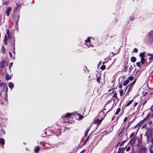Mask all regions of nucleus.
<instances>
[{
    "instance_id": "31",
    "label": "nucleus",
    "mask_w": 153,
    "mask_h": 153,
    "mask_svg": "<svg viewBox=\"0 0 153 153\" xmlns=\"http://www.w3.org/2000/svg\"><path fill=\"white\" fill-rule=\"evenodd\" d=\"M123 148L122 147H120L119 148V150H118V152H120L122 151L123 150Z\"/></svg>"
},
{
    "instance_id": "35",
    "label": "nucleus",
    "mask_w": 153,
    "mask_h": 153,
    "mask_svg": "<svg viewBox=\"0 0 153 153\" xmlns=\"http://www.w3.org/2000/svg\"><path fill=\"white\" fill-rule=\"evenodd\" d=\"M153 59V55H152V54H151V56L149 58V60H152V59Z\"/></svg>"
},
{
    "instance_id": "13",
    "label": "nucleus",
    "mask_w": 153,
    "mask_h": 153,
    "mask_svg": "<svg viewBox=\"0 0 153 153\" xmlns=\"http://www.w3.org/2000/svg\"><path fill=\"white\" fill-rule=\"evenodd\" d=\"M40 147L39 146H38L35 148L34 152L35 153H37L38 152L39 150H40Z\"/></svg>"
},
{
    "instance_id": "26",
    "label": "nucleus",
    "mask_w": 153,
    "mask_h": 153,
    "mask_svg": "<svg viewBox=\"0 0 153 153\" xmlns=\"http://www.w3.org/2000/svg\"><path fill=\"white\" fill-rule=\"evenodd\" d=\"M1 51L3 53H5V49L3 46H2V47L1 48Z\"/></svg>"
},
{
    "instance_id": "57",
    "label": "nucleus",
    "mask_w": 153,
    "mask_h": 153,
    "mask_svg": "<svg viewBox=\"0 0 153 153\" xmlns=\"http://www.w3.org/2000/svg\"><path fill=\"white\" fill-rule=\"evenodd\" d=\"M15 39H13V42H14V45H15Z\"/></svg>"
},
{
    "instance_id": "36",
    "label": "nucleus",
    "mask_w": 153,
    "mask_h": 153,
    "mask_svg": "<svg viewBox=\"0 0 153 153\" xmlns=\"http://www.w3.org/2000/svg\"><path fill=\"white\" fill-rule=\"evenodd\" d=\"M133 51L135 53H137L138 51V50L137 48H135L134 49Z\"/></svg>"
},
{
    "instance_id": "61",
    "label": "nucleus",
    "mask_w": 153,
    "mask_h": 153,
    "mask_svg": "<svg viewBox=\"0 0 153 153\" xmlns=\"http://www.w3.org/2000/svg\"><path fill=\"white\" fill-rule=\"evenodd\" d=\"M114 117L112 118V120H114Z\"/></svg>"
},
{
    "instance_id": "20",
    "label": "nucleus",
    "mask_w": 153,
    "mask_h": 153,
    "mask_svg": "<svg viewBox=\"0 0 153 153\" xmlns=\"http://www.w3.org/2000/svg\"><path fill=\"white\" fill-rule=\"evenodd\" d=\"M145 62V59L144 58H141V63L142 64H143Z\"/></svg>"
},
{
    "instance_id": "46",
    "label": "nucleus",
    "mask_w": 153,
    "mask_h": 153,
    "mask_svg": "<svg viewBox=\"0 0 153 153\" xmlns=\"http://www.w3.org/2000/svg\"><path fill=\"white\" fill-rule=\"evenodd\" d=\"M147 119V118L146 117V118H145L144 119L142 120L143 121V122H144L145 120H146V119Z\"/></svg>"
},
{
    "instance_id": "29",
    "label": "nucleus",
    "mask_w": 153,
    "mask_h": 153,
    "mask_svg": "<svg viewBox=\"0 0 153 153\" xmlns=\"http://www.w3.org/2000/svg\"><path fill=\"white\" fill-rule=\"evenodd\" d=\"M113 97H115L117 99V94L116 93V92H115L113 95Z\"/></svg>"
},
{
    "instance_id": "32",
    "label": "nucleus",
    "mask_w": 153,
    "mask_h": 153,
    "mask_svg": "<svg viewBox=\"0 0 153 153\" xmlns=\"http://www.w3.org/2000/svg\"><path fill=\"white\" fill-rule=\"evenodd\" d=\"M101 79L100 78V77H98L97 79V82L99 83H100V79Z\"/></svg>"
},
{
    "instance_id": "64",
    "label": "nucleus",
    "mask_w": 153,
    "mask_h": 153,
    "mask_svg": "<svg viewBox=\"0 0 153 153\" xmlns=\"http://www.w3.org/2000/svg\"><path fill=\"white\" fill-rule=\"evenodd\" d=\"M13 58H14V59H15V57H13Z\"/></svg>"
},
{
    "instance_id": "4",
    "label": "nucleus",
    "mask_w": 153,
    "mask_h": 153,
    "mask_svg": "<svg viewBox=\"0 0 153 153\" xmlns=\"http://www.w3.org/2000/svg\"><path fill=\"white\" fill-rule=\"evenodd\" d=\"M8 65V62H6L5 60H3L0 63V68H3L5 66H7Z\"/></svg>"
},
{
    "instance_id": "17",
    "label": "nucleus",
    "mask_w": 153,
    "mask_h": 153,
    "mask_svg": "<svg viewBox=\"0 0 153 153\" xmlns=\"http://www.w3.org/2000/svg\"><path fill=\"white\" fill-rule=\"evenodd\" d=\"M133 100H131L126 105V107H128L132 103V102L133 101Z\"/></svg>"
},
{
    "instance_id": "12",
    "label": "nucleus",
    "mask_w": 153,
    "mask_h": 153,
    "mask_svg": "<svg viewBox=\"0 0 153 153\" xmlns=\"http://www.w3.org/2000/svg\"><path fill=\"white\" fill-rule=\"evenodd\" d=\"M129 82V80H126L123 82V85L124 86H126L127 84Z\"/></svg>"
},
{
    "instance_id": "28",
    "label": "nucleus",
    "mask_w": 153,
    "mask_h": 153,
    "mask_svg": "<svg viewBox=\"0 0 153 153\" xmlns=\"http://www.w3.org/2000/svg\"><path fill=\"white\" fill-rule=\"evenodd\" d=\"M90 37H89L88 38V39L87 40H85V42H90Z\"/></svg>"
},
{
    "instance_id": "56",
    "label": "nucleus",
    "mask_w": 153,
    "mask_h": 153,
    "mask_svg": "<svg viewBox=\"0 0 153 153\" xmlns=\"http://www.w3.org/2000/svg\"><path fill=\"white\" fill-rule=\"evenodd\" d=\"M146 102V100L144 102V103H143V105Z\"/></svg>"
},
{
    "instance_id": "25",
    "label": "nucleus",
    "mask_w": 153,
    "mask_h": 153,
    "mask_svg": "<svg viewBox=\"0 0 153 153\" xmlns=\"http://www.w3.org/2000/svg\"><path fill=\"white\" fill-rule=\"evenodd\" d=\"M94 122L96 123H98V124H99L100 123V120L98 119H97V120H95V121H94Z\"/></svg>"
},
{
    "instance_id": "59",
    "label": "nucleus",
    "mask_w": 153,
    "mask_h": 153,
    "mask_svg": "<svg viewBox=\"0 0 153 153\" xmlns=\"http://www.w3.org/2000/svg\"><path fill=\"white\" fill-rule=\"evenodd\" d=\"M83 117V116H81L80 117H81V118H82Z\"/></svg>"
},
{
    "instance_id": "42",
    "label": "nucleus",
    "mask_w": 153,
    "mask_h": 153,
    "mask_svg": "<svg viewBox=\"0 0 153 153\" xmlns=\"http://www.w3.org/2000/svg\"><path fill=\"white\" fill-rule=\"evenodd\" d=\"M118 87L120 88H121L122 87V86L121 84H119L118 86Z\"/></svg>"
},
{
    "instance_id": "24",
    "label": "nucleus",
    "mask_w": 153,
    "mask_h": 153,
    "mask_svg": "<svg viewBox=\"0 0 153 153\" xmlns=\"http://www.w3.org/2000/svg\"><path fill=\"white\" fill-rule=\"evenodd\" d=\"M133 67L131 65L129 67V72H130L133 69Z\"/></svg>"
},
{
    "instance_id": "55",
    "label": "nucleus",
    "mask_w": 153,
    "mask_h": 153,
    "mask_svg": "<svg viewBox=\"0 0 153 153\" xmlns=\"http://www.w3.org/2000/svg\"><path fill=\"white\" fill-rule=\"evenodd\" d=\"M111 89H109L108 90V92H111Z\"/></svg>"
},
{
    "instance_id": "7",
    "label": "nucleus",
    "mask_w": 153,
    "mask_h": 153,
    "mask_svg": "<svg viewBox=\"0 0 153 153\" xmlns=\"http://www.w3.org/2000/svg\"><path fill=\"white\" fill-rule=\"evenodd\" d=\"M146 149L145 147L142 148L140 151V153H146Z\"/></svg>"
},
{
    "instance_id": "21",
    "label": "nucleus",
    "mask_w": 153,
    "mask_h": 153,
    "mask_svg": "<svg viewBox=\"0 0 153 153\" xmlns=\"http://www.w3.org/2000/svg\"><path fill=\"white\" fill-rule=\"evenodd\" d=\"M120 108H118L117 109V110L116 112H115V114L116 115H117L120 112Z\"/></svg>"
},
{
    "instance_id": "47",
    "label": "nucleus",
    "mask_w": 153,
    "mask_h": 153,
    "mask_svg": "<svg viewBox=\"0 0 153 153\" xmlns=\"http://www.w3.org/2000/svg\"><path fill=\"white\" fill-rule=\"evenodd\" d=\"M4 89H2V88H0V91H1L2 92L3 91V90Z\"/></svg>"
},
{
    "instance_id": "1",
    "label": "nucleus",
    "mask_w": 153,
    "mask_h": 153,
    "mask_svg": "<svg viewBox=\"0 0 153 153\" xmlns=\"http://www.w3.org/2000/svg\"><path fill=\"white\" fill-rule=\"evenodd\" d=\"M152 134L151 131L149 129H147L145 135L147 137L148 143L150 144V146L149 148L150 153H153V151H152L151 149L152 148V146L151 145V144H152L153 143V141L151 137Z\"/></svg>"
},
{
    "instance_id": "48",
    "label": "nucleus",
    "mask_w": 153,
    "mask_h": 153,
    "mask_svg": "<svg viewBox=\"0 0 153 153\" xmlns=\"http://www.w3.org/2000/svg\"><path fill=\"white\" fill-rule=\"evenodd\" d=\"M16 5H17V7H16L15 8V9H16H16H17V8L18 7H19V5L17 4V3H16Z\"/></svg>"
},
{
    "instance_id": "10",
    "label": "nucleus",
    "mask_w": 153,
    "mask_h": 153,
    "mask_svg": "<svg viewBox=\"0 0 153 153\" xmlns=\"http://www.w3.org/2000/svg\"><path fill=\"white\" fill-rule=\"evenodd\" d=\"M133 85H131V84H130L127 86L128 87V92L129 91H131Z\"/></svg>"
},
{
    "instance_id": "19",
    "label": "nucleus",
    "mask_w": 153,
    "mask_h": 153,
    "mask_svg": "<svg viewBox=\"0 0 153 153\" xmlns=\"http://www.w3.org/2000/svg\"><path fill=\"white\" fill-rule=\"evenodd\" d=\"M11 78V77L10 76L8 75V74H7L6 77V79L7 80H9V79H10Z\"/></svg>"
},
{
    "instance_id": "39",
    "label": "nucleus",
    "mask_w": 153,
    "mask_h": 153,
    "mask_svg": "<svg viewBox=\"0 0 153 153\" xmlns=\"http://www.w3.org/2000/svg\"><path fill=\"white\" fill-rule=\"evenodd\" d=\"M134 135V133H132L130 135V137H133Z\"/></svg>"
},
{
    "instance_id": "43",
    "label": "nucleus",
    "mask_w": 153,
    "mask_h": 153,
    "mask_svg": "<svg viewBox=\"0 0 153 153\" xmlns=\"http://www.w3.org/2000/svg\"><path fill=\"white\" fill-rule=\"evenodd\" d=\"M127 120V117H126L125 118L124 120V122H126Z\"/></svg>"
},
{
    "instance_id": "37",
    "label": "nucleus",
    "mask_w": 153,
    "mask_h": 153,
    "mask_svg": "<svg viewBox=\"0 0 153 153\" xmlns=\"http://www.w3.org/2000/svg\"><path fill=\"white\" fill-rule=\"evenodd\" d=\"M13 62H11L10 64L9 65V69H10L11 67L12 66Z\"/></svg>"
},
{
    "instance_id": "54",
    "label": "nucleus",
    "mask_w": 153,
    "mask_h": 153,
    "mask_svg": "<svg viewBox=\"0 0 153 153\" xmlns=\"http://www.w3.org/2000/svg\"><path fill=\"white\" fill-rule=\"evenodd\" d=\"M150 115V114H149L148 115H147V116H148V117H149V116Z\"/></svg>"
},
{
    "instance_id": "49",
    "label": "nucleus",
    "mask_w": 153,
    "mask_h": 153,
    "mask_svg": "<svg viewBox=\"0 0 153 153\" xmlns=\"http://www.w3.org/2000/svg\"><path fill=\"white\" fill-rule=\"evenodd\" d=\"M128 88V86H127L125 88V91L127 90Z\"/></svg>"
},
{
    "instance_id": "58",
    "label": "nucleus",
    "mask_w": 153,
    "mask_h": 153,
    "mask_svg": "<svg viewBox=\"0 0 153 153\" xmlns=\"http://www.w3.org/2000/svg\"><path fill=\"white\" fill-rule=\"evenodd\" d=\"M84 150H83L80 153H82L84 151Z\"/></svg>"
},
{
    "instance_id": "9",
    "label": "nucleus",
    "mask_w": 153,
    "mask_h": 153,
    "mask_svg": "<svg viewBox=\"0 0 153 153\" xmlns=\"http://www.w3.org/2000/svg\"><path fill=\"white\" fill-rule=\"evenodd\" d=\"M8 86L11 89H12L14 85L13 83L10 82L8 84Z\"/></svg>"
},
{
    "instance_id": "3",
    "label": "nucleus",
    "mask_w": 153,
    "mask_h": 153,
    "mask_svg": "<svg viewBox=\"0 0 153 153\" xmlns=\"http://www.w3.org/2000/svg\"><path fill=\"white\" fill-rule=\"evenodd\" d=\"M2 88L3 89L5 88V96L6 98H5V100H7V92L8 91V88L7 86H5V84L3 83H1L0 84V88Z\"/></svg>"
},
{
    "instance_id": "63",
    "label": "nucleus",
    "mask_w": 153,
    "mask_h": 153,
    "mask_svg": "<svg viewBox=\"0 0 153 153\" xmlns=\"http://www.w3.org/2000/svg\"><path fill=\"white\" fill-rule=\"evenodd\" d=\"M148 55H150L151 54H148Z\"/></svg>"
},
{
    "instance_id": "60",
    "label": "nucleus",
    "mask_w": 153,
    "mask_h": 153,
    "mask_svg": "<svg viewBox=\"0 0 153 153\" xmlns=\"http://www.w3.org/2000/svg\"><path fill=\"white\" fill-rule=\"evenodd\" d=\"M4 4H8V2H5V3H4Z\"/></svg>"
},
{
    "instance_id": "15",
    "label": "nucleus",
    "mask_w": 153,
    "mask_h": 153,
    "mask_svg": "<svg viewBox=\"0 0 153 153\" xmlns=\"http://www.w3.org/2000/svg\"><path fill=\"white\" fill-rule=\"evenodd\" d=\"M0 144L1 145H3L4 144V140L3 138L0 139Z\"/></svg>"
},
{
    "instance_id": "27",
    "label": "nucleus",
    "mask_w": 153,
    "mask_h": 153,
    "mask_svg": "<svg viewBox=\"0 0 153 153\" xmlns=\"http://www.w3.org/2000/svg\"><path fill=\"white\" fill-rule=\"evenodd\" d=\"M89 129H87L86 130V131H85V136H86L88 134V133L89 131Z\"/></svg>"
},
{
    "instance_id": "45",
    "label": "nucleus",
    "mask_w": 153,
    "mask_h": 153,
    "mask_svg": "<svg viewBox=\"0 0 153 153\" xmlns=\"http://www.w3.org/2000/svg\"><path fill=\"white\" fill-rule=\"evenodd\" d=\"M9 54H10V56L11 57V58H12V54L11 53L9 52Z\"/></svg>"
},
{
    "instance_id": "5",
    "label": "nucleus",
    "mask_w": 153,
    "mask_h": 153,
    "mask_svg": "<svg viewBox=\"0 0 153 153\" xmlns=\"http://www.w3.org/2000/svg\"><path fill=\"white\" fill-rule=\"evenodd\" d=\"M11 10L12 8L11 7H9L7 9L6 11V13L7 16H9L10 15V12L11 11Z\"/></svg>"
},
{
    "instance_id": "41",
    "label": "nucleus",
    "mask_w": 153,
    "mask_h": 153,
    "mask_svg": "<svg viewBox=\"0 0 153 153\" xmlns=\"http://www.w3.org/2000/svg\"><path fill=\"white\" fill-rule=\"evenodd\" d=\"M135 81H134L130 84L133 86V85L135 84Z\"/></svg>"
},
{
    "instance_id": "50",
    "label": "nucleus",
    "mask_w": 153,
    "mask_h": 153,
    "mask_svg": "<svg viewBox=\"0 0 153 153\" xmlns=\"http://www.w3.org/2000/svg\"><path fill=\"white\" fill-rule=\"evenodd\" d=\"M13 53L14 54H15V48H14V50H13Z\"/></svg>"
},
{
    "instance_id": "51",
    "label": "nucleus",
    "mask_w": 153,
    "mask_h": 153,
    "mask_svg": "<svg viewBox=\"0 0 153 153\" xmlns=\"http://www.w3.org/2000/svg\"><path fill=\"white\" fill-rule=\"evenodd\" d=\"M130 19H131V21H132L133 19V18L132 17H130Z\"/></svg>"
},
{
    "instance_id": "2",
    "label": "nucleus",
    "mask_w": 153,
    "mask_h": 153,
    "mask_svg": "<svg viewBox=\"0 0 153 153\" xmlns=\"http://www.w3.org/2000/svg\"><path fill=\"white\" fill-rule=\"evenodd\" d=\"M130 142L132 145L137 146L140 144V140L139 139L134 137L131 140Z\"/></svg>"
},
{
    "instance_id": "33",
    "label": "nucleus",
    "mask_w": 153,
    "mask_h": 153,
    "mask_svg": "<svg viewBox=\"0 0 153 153\" xmlns=\"http://www.w3.org/2000/svg\"><path fill=\"white\" fill-rule=\"evenodd\" d=\"M134 79V77L132 76H130L128 77V79L131 80H132Z\"/></svg>"
},
{
    "instance_id": "44",
    "label": "nucleus",
    "mask_w": 153,
    "mask_h": 153,
    "mask_svg": "<svg viewBox=\"0 0 153 153\" xmlns=\"http://www.w3.org/2000/svg\"><path fill=\"white\" fill-rule=\"evenodd\" d=\"M150 110L152 111H153V105L150 108Z\"/></svg>"
},
{
    "instance_id": "16",
    "label": "nucleus",
    "mask_w": 153,
    "mask_h": 153,
    "mask_svg": "<svg viewBox=\"0 0 153 153\" xmlns=\"http://www.w3.org/2000/svg\"><path fill=\"white\" fill-rule=\"evenodd\" d=\"M131 61L132 62H134L136 61V58L134 56H132L131 58Z\"/></svg>"
},
{
    "instance_id": "22",
    "label": "nucleus",
    "mask_w": 153,
    "mask_h": 153,
    "mask_svg": "<svg viewBox=\"0 0 153 153\" xmlns=\"http://www.w3.org/2000/svg\"><path fill=\"white\" fill-rule=\"evenodd\" d=\"M149 36L152 37V38H153V31H151L150 32Z\"/></svg>"
},
{
    "instance_id": "38",
    "label": "nucleus",
    "mask_w": 153,
    "mask_h": 153,
    "mask_svg": "<svg viewBox=\"0 0 153 153\" xmlns=\"http://www.w3.org/2000/svg\"><path fill=\"white\" fill-rule=\"evenodd\" d=\"M130 147L128 146L127 148L126 149V151L127 152L130 149Z\"/></svg>"
},
{
    "instance_id": "23",
    "label": "nucleus",
    "mask_w": 153,
    "mask_h": 153,
    "mask_svg": "<svg viewBox=\"0 0 153 153\" xmlns=\"http://www.w3.org/2000/svg\"><path fill=\"white\" fill-rule=\"evenodd\" d=\"M105 65H103L100 68L101 70H103L105 69Z\"/></svg>"
},
{
    "instance_id": "18",
    "label": "nucleus",
    "mask_w": 153,
    "mask_h": 153,
    "mask_svg": "<svg viewBox=\"0 0 153 153\" xmlns=\"http://www.w3.org/2000/svg\"><path fill=\"white\" fill-rule=\"evenodd\" d=\"M119 93L120 94V98H121L123 94V90L122 89L120 90H119Z\"/></svg>"
},
{
    "instance_id": "14",
    "label": "nucleus",
    "mask_w": 153,
    "mask_h": 153,
    "mask_svg": "<svg viewBox=\"0 0 153 153\" xmlns=\"http://www.w3.org/2000/svg\"><path fill=\"white\" fill-rule=\"evenodd\" d=\"M6 34L7 35L8 37L10 38L11 37V36L10 34V30L7 29L6 30Z\"/></svg>"
},
{
    "instance_id": "53",
    "label": "nucleus",
    "mask_w": 153,
    "mask_h": 153,
    "mask_svg": "<svg viewBox=\"0 0 153 153\" xmlns=\"http://www.w3.org/2000/svg\"><path fill=\"white\" fill-rule=\"evenodd\" d=\"M150 115V114H149L148 115H147V116H148V117H149V116Z\"/></svg>"
},
{
    "instance_id": "8",
    "label": "nucleus",
    "mask_w": 153,
    "mask_h": 153,
    "mask_svg": "<svg viewBox=\"0 0 153 153\" xmlns=\"http://www.w3.org/2000/svg\"><path fill=\"white\" fill-rule=\"evenodd\" d=\"M145 53L146 52H142L140 53L139 56L141 58H144Z\"/></svg>"
},
{
    "instance_id": "30",
    "label": "nucleus",
    "mask_w": 153,
    "mask_h": 153,
    "mask_svg": "<svg viewBox=\"0 0 153 153\" xmlns=\"http://www.w3.org/2000/svg\"><path fill=\"white\" fill-rule=\"evenodd\" d=\"M143 121L142 120L140 121V122L137 124V125L138 126H140L142 124V123H143Z\"/></svg>"
},
{
    "instance_id": "62",
    "label": "nucleus",
    "mask_w": 153,
    "mask_h": 153,
    "mask_svg": "<svg viewBox=\"0 0 153 153\" xmlns=\"http://www.w3.org/2000/svg\"><path fill=\"white\" fill-rule=\"evenodd\" d=\"M146 117L147 118V119L149 117H148V116H147Z\"/></svg>"
},
{
    "instance_id": "40",
    "label": "nucleus",
    "mask_w": 153,
    "mask_h": 153,
    "mask_svg": "<svg viewBox=\"0 0 153 153\" xmlns=\"http://www.w3.org/2000/svg\"><path fill=\"white\" fill-rule=\"evenodd\" d=\"M138 104V103L137 102H136L135 103L134 105V107H135L136 105H137Z\"/></svg>"
},
{
    "instance_id": "11",
    "label": "nucleus",
    "mask_w": 153,
    "mask_h": 153,
    "mask_svg": "<svg viewBox=\"0 0 153 153\" xmlns=\"http://www.w3.org/2000/svg\"><path fill=\"white\" fill-rule=\"evenodd\" d=\"M71 115V114L70 113H68L66 114L64 116H63L62 117V118H66V117H70Z\"/></svg>"
},
{
    "instance_id": "6",
    "label": "nucleus",
    "mask_w": 153,
    "mask_h": 153,
    "mask_svg": "<svg viewBox=\"0 0 153 153\" xmlns=\"http://www.w3.org/2000/svg\"><path fill=\"white\" fill-rule=\"evenodd\" d=\"M7 35H5V37L4 39V43L5 45H7Z\"/></svg>"
},
{
    "instance_id": "34",
    "label": "nucleus",
    "mask_w": 153,
    "mask_h": 153,
    "mask_svg": "<svg viewBox=\"0 0 153 153\" xmlns=\"http://www.w3.org/2000/svg\"><path fill=\"white\" fill-rule=\"evenodd\" d=\"M136 65L137 66H138V67H140V62H137V63H136Z\"/></svg>"
},
{
    "instance_id": "52",
    "label": "nucleus",
    "mask_w": 153,
    "mask_h": 153,
    "mask_svg": "<svg viewBox=\"0 0 153 153\" xmlns=\"http://www.w3.org/2000/svg\"><path fill=\"white\" fill-rule=\"evenodd\" d=\"M146 127V125H144L142 127V128H143L144 127Z\"/></svg>"
}]
</instances>
